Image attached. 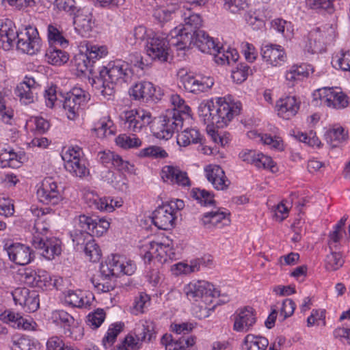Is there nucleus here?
I'll return each mask as SVG.
<instances>
[{"label": "nucleus", "instance_id": "nucleus-1", "mask_svg": "<svg viewBox=\"0 0 350 350\" xmlns=\"http://www.w3.org/2000/svg\"><path fill=\"white\" fill-rule=\"evenodd\" d=\"M132 75V70L127 62L120 59L110 62L99 70V77L97 81H94L96 88L100 90L104 97L111 96L114 93L115 84L128 82Z\"/></svg>", "mask_w": 350, "mask_h": 350}, {"label": "nucleus", "instance_id": "nucleus-2", "mask_svg": "<svg viewBox=\"0 0 350 350\" xmlns=\"http://www.w3.org/2000/svg\"><path fill=\"white\" fill-rule=\"evenodd\" d=\"M170 34L173 38L172 44L178 50H185L193 44L203 53H212L215 51L217 44L203 30L194 31L193 33L189 31L181 33V29H173Z\"/></svg>", "mask_w": 350, "mask_h": 350}, {"label": "nucleus", "instance_id": "nucleus-3", "mask_svg": "<svg viewBox=\"0 0 350 350\" xmlns=\"http://www.w3.org/2000/svg\"><path fill=\"white\" fill-rule=\"evenodd\" d=\"M192 118L189 113L182 109L167 111L163 116L159 131L155 134L157 138L169 139L175 132H178L185 126L189 125Z\"/></svg>", "mask_w": 350, "mask_h": 350}, {"label": "nucleus", "instance_id": "nucleus-4", "mask_svg": "<svg viewBox=\"0 0 350 350\" xmlns=\"http://www.w3.org/2000/svg\"><path fill=\"white\" fill-rule=\"evenodd\" d=\"M20 280L31 287H36L42 290H47L51 286L59 289L62 278L55 279L52 283V278L49 273L43 269H33L30 267L20 269L18 271Z\"/></svg>", "mask_w": 350, "mask_h": 350}, {"label": "nucleus", "instance_id": "nucleus-5", "mask_svg": "<svg viewBox=\"0 0 350 350\" xmlns=\"http://www.w3.org/2000/svg\"><path fill=\"white\" fill-rule=\"evenodd\" d=\"M183 291L190 301L201 300L206 305L211 304L214 297L219 296V291L214 285L205 280L191 282L185 286Z\"/></svg>", "mask_w": 350, "mask_h": 350}, {"label": "nucleus", "instance_id": "nucleus-6", "mask_svg": "<svg viewBox=\"0 0 350 350\" xmlns=\"http://www.w3.org/2000/svg\"><path fill=\"white\" fill-rule=\"evenodd\" d=\"M120 119L124 129L139 133L153 120L152 113L142 109L125 110L120 114Z\"/></svg>", "mask_w": 350, "mask_h": 350}, {"label": "nucleus", "instance_id": "nucleus-7", "mask_svg": "<svg viewBox=\"0 0 350 350\" xmlns=\"http://www.w3.org/2000/svg\"><path fill=\"white\" fill-rule=\"evenodd\" d=\"M335 38V28L329 24L312 29L308 33L309 49L312 53H320L325 50L327 44L332 42Z\"/></svg>", "mask_w": 350, "mask_h": 350}, {"label": "nucleus", "instance_id": "nucleus-8", "mask_svg": "<svg viewBox=\"0 0 350 350\" xmlns=\"http://www.w3.org/2000/svg\"><path fill=\"white\" fill-rule=\"evenodd\" d=\"M168 40L164 35L156 33L147 39L146 45V54L154 61L165 62L169 55V45L172 44L173 38Z\"/></svg>", "mask_w": 350, "mask_h": 350}, {"label": "nucleus", "instance_id": "nucleus-9", "mask_svg": "<svg viewBox=\"0 0 350 350\" xmlns=\"http://www.w3.org/2000/svg\"><path fill=\"white\" fill-rule=\"evenodd\" d=\"M130 96L135 100L148 103L161 100L164 91L161 88H156L149 81H143L136 83L129 90Z\"/></svg>", "mask_w": 350, "mask_h": 350}, {"label": "nucleus", "instance_id": "nucleus-10", "mask_svg": "<svg viewBox=\"0 0 350 350\" xmlns=\"http://www.w3.org/2000/svg\"><path fill=\"white\" fill-rule=\"evenodd\" d=\"M90 100V94L80 88H74L66 94L63 107L68 119L75 120L79 110Z\"/></svg>", "mask_w": 350, "mask_h": 350}, {"label": "nucleus", "instance_id": "nucleus-11", "mask_svg": "<svg viewBox=\"0 0 350 350\" xmlns=\"http://www.w3.org/2000/svg\"><path fill=\"white\" fill-rule=\"evenodd\" d=\"M16 39L17 49L24 53L34 55L40 49L41 40L35 27L29 26L20 32L17 31Z\"/></svg>", "mask_w": 350, "mask_h": 350}, {"label": "nucleus", "instance_id": "nucleus-12", "mask_svg": "<svg viewBox=\"0 0 350 350\" xmlns=\"http://www.w3.org/2000/svg\"><path fill=\"white\" fill-rule=\"evenodd\" d=\"M52 322L64 329V334L76 340H80L83 335V328L72 315L63 310H55L51 313Z\"/></svg>", "mask_w": 350, "mask_h": 350}, {"label": "nucleus", "instance_id": "nucleus-13", "mask_svg": "<svg viewBox=\"0 0 350 350\" xmlns=\"http://www.w3.org/2000/svg\"><path fill=\"white\" fill-rule=\"evenodd\" d=\"M315 99L319 98L321 104L334 109H343L348 106L347 96L338 88H323L314 93Z\"/></svg>", "mask_w": 350, "mask_h": 350}, {"label": "nucleus", "instance_id": "nucleus-14", "mask_svg": "<svg viewBox=\"0 0 350 350\" xmlns=\"http://www.w3.org/2000/svg\"><path fill=\"white\" fill-rule=\"evenodd\" d=\"M240 111V103H228L225 98H219L215 105L214 125L218 128L227 126Z\"/></svg>", "mask_w": 350, "mask_h": 350}, {"label": "nucleus", "instance_id": "nucleus-15", "mask_svg": "<svg viewBox=\"0 0 350 350\" xmlns=\"http://www.w3.org/2000/svg\"><path fill=\"white\" fill-rule=\"evenodd\" d=\"M36 193L40 202L49 205H56L62 200L61 190L51 177L41 182Z\"/></svg>", "mask_w": 350, "mask_h": 350}, {"label": "nucleus", "instance_id": "nucleus-16", "mask_svg": "<svg viewBox=\"0 0 350 350\" xmlns=\"http://www.w3.org/2000/svg\"><path fill=\"white\" fill-rule=\"evenodd\" d=\"M34 247L47 260H52L61 254L62 242L55 237L36 236L32 239Z\"/></svg>", "mask_w": 350, "mask_h": 350}, {"label": "nucleus", "instance_id": "nucleus-17", "mask_svg": "<svg viewBox=\"0 0 350 350\" xmlns=\"http://www.w3.org/2000/svg\"><path fill=\"white\" fill-rule=\"evenodd\" d=\"M114 159L112 166L117 169L118 172L114 173L109 170L106 178L116 189L125 191L128 188L127 180L126 176L121 172L129 170V163L117 154H116Z\"/></svg>", "mask_w": 350, "mask_h": 350}, {"label": "nucleus", "instance_id": "nucleus-18", "mask_svg": "<svg viewBox=\"0 0 350 350\" xmlns=\"http://www.w3.org/2000/svg\"><path fill=\"white\" fill-rule=\"evenodd\" d=\"M180 81L185 90L196 94L207 91L214 84L210 77H198L188 73L180 75Z\"/></svg>", "mask_w": 350, "mask_h": 350}, {"label": "nucleus", "instance_id": "nucleus-19", "mask_svg": "<svg viewBox=\"0 0 350 350\" xmlns=\"http://www.w3.org/2000/svg\"><path fill=\"white\" fill-rule=\"evenodd\" d=\"M9 259L18 265H26L34 259L32 249L24 244L16 243L10 245L7 248Z\"/></svg>", "mask_w": 350, "mask_h": 350}, {"label": "nucleus", "instance_id": "nucleus-20", "mask_svg": "<svg viewBox=\"0 0 350 350\" xmlns=\"http://www.w3.org/2000/svg\"><path fill=\"white\" fill-rule=\"evenodd\" d=\"M1 319L12 327L26 331H36L38 325L30 317H23L19 313L5 310L1 314Z\"/></svg>", "mask_w": 350, "mask_h": 350}, {"label": "nucleus", "instance_id": "nucleus-21", "mask_svg": "<svg viewBox=\"0 0 350 350\" xmlns=\"http://www.w3.org/2000/svg\"><path fill=\"white\" fill-rule=\"evenodd\" d=\"M171 208L164 203L152 213V223L159 229L166 230L174 226L176 215H174Z\"/></svg>", "mask_w": 350, "mask_h": 350}, {"label": "nucleus", "instance_id": "nucleus-22", "mask_svg": "<svg viewBox=\"0 0 350 350\" xmlns=\"http://www.w3.org/2000/svg\"><path fill=\"white\" fill-rule=\"evenodd\" d=\"M141 255L143 256L145 262H149L153 257L162 258L165 255L170 258H173L175 254L168 243L151 241L148 245L142 247Z\"/></svg>", "mask_w": 350, "mask_h": 350}, {"label": "nucleus", "instance_id": "nucleus-23", "mask_svg": "<svg viewBox=\"0 0 350 350\" xmlns=\"http://www.w3.org/2000/svg\"><path fill=\"white\" fill-rule=\"evenodd\" d=\"M39 85L32 77H26L15 89V94L20 98L21 103L28 105L34 102L37 89Z\"/></svg>", "mask_w": 350, "mask_h": 350}, {"label": "nucleus", "instance_id": "nucleus-24", "mask_svg": "<svg viewBox=\"0 0 350 350\" xmlns=\"http://www.w3.org/2000/svg\"><path fill=\"white\" fill-rule=\"evenodd\" d=\"M161 177L165 183L177 184L183 187L190 185L187 172L182 171L177 166L165 165L161 170Z\"/></svg>", "mask_w": 350, "mask_h": 350}, {"label": "nucleus", "instance_id": "nucleus-25", "mask_svg": "<svg viewBox=\"0 0 350 350\" xmlns=\"http://www.w3.org/2000/svg\"><path fill=\"white\" fill-rule=\"evenodd\" d=\"M17 31L11 20L0 21V47L5 51L11 49L15 44Z\"/></svg>", "mask_w": 350, "mask_h": 350}, {"label": "nucleus", "instance_id": "nucleus-26", "mask_svg": "<svg viewBox=\"0 0 350 350\" xmlns=\"http://www.w3.org/2000/svg\"><path fill=\"white\" fill-rule=\"evenodd\" d=\"M263 59L273 66H281L286 60L284 49L278 44H266L261 48Z\"/></svg>", "mask_w": 350, "mask_h": 350}, {"label": "nucleus", "instance_id": "nucleus-27", "mask_svg": "<svg viewBox=\"0 0 350 350\" xmlns=\"http://www.w3.org/2000/svg\"><path fill=\"white\" fill-rule=\"evenodd\" d=\"M206 177L217 190L226 189L230 182L225 175L223 169L217 165H210L205 168Z\"/></svg>", "mask_w": 350, "mask_h": 350}, {"label": "nucleus", "instance_id": "nucleus-28", "mask_svg": "<svg viewBox=\"0 0 350 350\" xmlns=\"http://www.w3.org/2000/svg\"><path fill=\"white\" fill-rule=\"evenodd\" d=\"M228 215L229 213L224 211H211L204 213L201 221L206 229L222 228L224 226H228L230 223Z\"/></svg>", "mask_w": 350, "mask_h": 350}, {"label": "nucleus", "instance_id": "nucleus-29", "mask_svg": "<svg viewBox=\"0 0 350 350\" xmlns=\"http://www.w3.org/2000/svg\"><path fill=\"white\" fill-rule=\"evenodd\" d=\"M256 323L254 310L251 307H245L237 312L234 317V329L237 332H247Z\"/></svg>", "mask_w": 350, "mask_h": 350}, {"label": "nucleus", "instance_id": "nucleus-30", "mask_svg": "<svg viewBox=\"0 0 350 350\" xmlns=\"http://www.w3.org/2000/svg\"><path fill=\"white\" fill-rule=\"evenodd\" d=\"M278 114L281 118L288 120L294 116L299 109V103L295 96L280 98L276 104Z\"/></svg>", "mask_w": 350, "mask_h": 350}, {"label": "nucleus", "instance_id": "nucleus-31", "mask_svg": "<svg viewBox=\"0 0 350 350\" xmlns=\"http://www.w3.org/2000/svg\"><path fill=\"white\" fill-rule=\"evenodd\" d=\"M135 334L138 340L145 343L152 342L156 340L157 334L156 325L151 320L143 321L135 327Z\"/></svg>", "mask_w": 350, "mask_h": 350}, {"label": "nucleus", "instance_id": "nucleus-32", "mask_svg": "<svg viewBox=\"0 0 350 350\" xmlns=\"http://www.w3.org/2000/svg\"><path fill=\"white\" fill-rule=\"evenodd\" d=\"M73 23L75 31L82 37H86L93 27L92 15L80 10L74 16Z\"/></svg>", "mask_w": 350, "mask_h": 350}, {"label": "nucleus", "instance_id": "nucleus-33", "mask_svg": "<svg viewBox=\"0 0 350 350\" xmlns=\"http://www.w3.org/2000/svg\"><path fill=\"white\" fill-rule=\"evenodd\" d=\"M91 282L94 288L98 291L102 293L109 292L114 289L116 286V278L109 273L103 272V268L100 267V273L94 276L91 279Z\"/></svg>", "mask_w": 350, "mask_h": 350}, {"label": "nucleus", "instance_id": "nucleus-34", "mask_svg": "<svg viewBox=\"0 0 350 350\" xmlns=\"http://www.w3.org/2000/svg\"><path fill=\"white\" fill-rule=\"evenodd\" d=\"M186 10L183 13L182 17L184 20V24L182 27H177L174 29H181V33L187 31L193 33L194 31L200 30L202 25V19L199 14L191 12L189 8H185Z\"/></svg>", "mask_w": 350, "mask_h": 350}, {"label": "nucleus", "instance_id": "nucleus-35", "mask_svg": "<svg viewBox=\"0 0 350 350\" xmlns=\"http://www.w3.org/2000/svg\"><path fill=\"white\" fill-rule=\"evenodd\" d=\"M183 129L176 137L179 146L185 147L191 144H202V136L198 129L190 128L189 125L185 126Z\"/></svg>", "mask_w": 350, "mask_h": 350}, {"label": "nucleus", "instance_id": "nucleus-36", "mask_svg": "<svg viewBox=\"0 0 350 350\" xmlns=\"http://www.w3.org/2000/svg\"><path fill=\"white\" fill-rule=\"evenodd\" d=\"M85 200L90 207L109 213L113 211V200L99 198L92 192L85 193Z\"/></svg>", "mask_w": 350, "mask_h": 350}, {"label": "nucleus", "instance_id": "nucleus-37", "mask_svg": "<svg viewBox=\"0 0 350 350\" xmlns=\"http://www.w3.org/2000/svg\"><path fill=\"white\" fill-rule=\"evenodd\" d=\"M124 265V258L120 255H112L107 260L101 263L100 267L103 268V272L109 273L115 278L122 274V266Z\"/></svg>", "mask_w": 350, "mask_h": 350}, {"label": "nucleus", "instance_id": "nucleus-38", "mask_svg": "<svg viewBox=\"0 0 350 350\" xmlns=\"http://www.w3.org/2000/svg\"><path fill=\"white\" fill-rule=\"evenodd\" d=\"M215 105L212 100L202 102L198 107V114L205 124L214 125Z\"/></svg>", "mask_w": 350, "mask_h": 350}, {"label": "nucleus", "instance_id": "nucleus-39", "mask_svg": "<svg viewBox=\"0 0 350 350\" xmlns=\"http://www.w3.org/2000/svg\"><path fill=\"white\" fill-rule=\"evenodd\" d=\"M312 69L311 66L307 64H295L293 65L286 72V79L287 81L294 82L308 77Z\"/></svg>", "mask_w": 350, "mask_h": 350}, {"label": "nucleus", "instance_id": "nucleus-40", "mask_svg": "<svg viewBox=\"0 0 350 350\" xmlns=\"http://www.w3.org/2000/svg\"><path fill=\"white\" fill-rule=\"evenodd\" d=\"M325 138L330 146L337 147L339 144L347 140L348 135L342 126H338L326 131Z\"/></svg>", "mask_w": 350, "mask_h": 350}, {"label": "nucleus", "instance_id": "nucleus-41", "mask_svg": "<svg viewBox=\"0 0 350 350\" xmlns=\"http://www.w3.org/2000/svg\"><path fill=\"white\" fill-rule=\"evenodd\" d=\"M70 235L73 242L75 249L77 251L82 250L88 242H90L93 239V234L84 230L75 228L70 232Z\"/></svg>", "mask_w": 350, "mask_h": 350}, {"label": "nucleus", "instance_id": "nucleus-42", "mask_svg": "<svg viewBox=\"0 0 350 350\" xmlns=\"http://www.w3.org/2000/svg\"><path fill=\"white\" fill-rule=\"evenodd\" d=\"M81 291H74L68 290L65 293L64 300L66 304L72 307L88 308L90 304L88 301L85 300Z\"/></svg>", "mask_w": 350, "mask_h": 350}, {"label": "nucleus", "instance_id": "nucleus-43", "mask_svg": "<svg viewBox=\"0 0 350 350\" xmlns=\"http://www.w3.org/2000/svg\"><path fill=\"white\" fill-rule=\"evenodd\" d=\"M46 58L49 64L53 65H61L68 60V55L66 51L50 46L46 52Z\"/></svg>", "mask_w": 350, "mask_h": 350}, {"label": "nucleus", "instance_id": "nucleus-44", "mask_svg": "<svg viewBox=\"0 0 350 350\" xmlns=\"http://www.w3.org/2000/svg\"><path fill=\"white\" fill-rule=\"evenodd\" d=\"M268 345V340L262 336L248 334L244 339V346L247 350H266Z\"/></svg>", "mask_w": 350, "mask_h": 350}, {"label": "nucleus", "instance_id": "nucleus-45", "mask_svg": "<svg viewBox=\"0 0 350 350\" xmlns=\"http://www.w3.org/2000/svg\"><path fill=\"white\" fill-rule=\"evenodd\" d=\"M124 324L116 323L109 327L107 334L103 338L102 343L105 349L111 347L115 342L118 335L122 331Z\"/></svg>", "mask_w": 350, "mask_h": 350}, {"label": "nucleus", "instance_id": "nucleus-46", "mask_svg": "<svg viewBox=\"0 0 350 350\" xmlns=\"http://www.w3.org/2000/svg\"><path fill=\"white\" fill-rule=\"evenodd\" d=\"M64 167L67 171L80 178L88 174V170L85 166V161L82 158L68 162L64 164Z\"/></svg>", "mask_w": 350, "mask_h": 350}, {"label": "nucleus", "instance_id": "nucleus-47", "mask_svg": "<svg viewBox=\"0 0 350 350\" xmlns=\"http://www.w3.org/2000/svg\"><path fill=\"white\" fill-rule=\"evenodd\" d=\"M53 6L59 12H64L69 16H75L80 9L75 0H55Z\"/></svg>", "mask_w": 350, "mask_h": 350}, {"label": "nucleus", "instance_id": "nucleus-48", "mask_svg": "<svg viewBox=\"0 0 350 350\" xmlns=\"http://www.w3.org/2000/svg\"><path fill=\"white\" fill-rule=\"evenodd\" d=\"M191 196L204 206H208L215 204L213 194L205 189L193 188L191 191Z\"/></svg>", "mask_w": 350, "mask_h": 350}, {"label": "nucleus", "instance_id": "nucleus-49", "mask_svg": "<svg viewBox=\"0 0 350 350\" xmlns=\"http://www.w3.org/2000/svg\"><path fill=\"white\" fill-rule=\"evenodd\" d=\"M49 218L46 215H45L43 212L42 215H38V218L35 220L34 226H33V237L36 236L39 237H46L45 234L48 232L49 229V223L48 222Z\"/></svg>", "mask_w": 350, "mask_h": 350}, {"label": "nucleus", "instance_id": "nucleus-50", "mask_svg": "<svg viewBox=\"0 0 350 350\" xmlns=\"http://www.w3.org/2000/svg\"><path fill=\"white\" fill-rule=\"evenodd\" d=\"M118 146L124 149L137 148L141 146V140L135 136H129L126 134L120 135L116 139Z\"/></svg>", "mask_w": 350, "mask_h": 350}, {"label": "nucleus", "instance_id": "nucleus-51", "mask_svg": "<svg viewBox=\"0 0 350 350\" xmlns=\"http://www.w3.org/2000/svg\"><path fill=\"white\" fill-rule=\"evenodd\" d=\"M331 251L325 258V268L328 271H335L342 266L344 260L340 253Z\"/></svg>", "mask_w": 350, "mask_h": 350}, {"label": "nucleus", "instance_id": "nucleus-52", "mask_svg": "<svg viewBox=\"0 0 350 350\" xmlns=\"http://www.w3.org/2000/svg\"><path fill=\"white\" fill-rule=\"evenodd\" d=\"M48 38L51 43L59 44L61 46L68 45L67 40L62 36V32L54 25L48 26Z\"/></svg>", "mask_w": 350, "mask_h": 350}, {"label": "nucleus", "instance_id": "nucleus-53", "mask_svg": "<svg viewBox=\"0 0 350 350\" xmlns=\"http://www.w3.org/2000/svg\"><path fill=\"white\" fill-rule=\"evenodd\" d=\"M252 73V69L247 64L241 63L238 64L236 69L232 71V78L237 83H241L245 81L248 75Z\"/></svg>", "mask_w": 350, "mask_h": 350}, {"label": "nucleus", "instance_id": "nucleus-54", "mask_svg": "<svg viewBox=\"0 0 350 350\" xmlns=\"http://www.w3.org/2000/svg\"><path fill=\"white\" fill-rule=\"evenodd\" d=\"M82 250L85 252L86 256L92 262H97L100 258L101 250L94 239L90 242H88Z\"/></svg>", "mask_w": 350, "mask_h": 350}, {"label": "nucleus", "instance_id": "nucleus-55", "mask_svg": "<svg viewBox=\"0 0 350 350\" xmlns=\"http://www.w3.org/2000/svg\"><path fill=\"white\" fill-rule=\"evenodd\" d=\"M105 319V312L103 309H97L90 313L87 317L86 323L92 329H97L100 326Z\"/></svg>", "mask_w": 350, "mask_h": 350}, {"label": "nucleus", "instance_id": "nucleus-56", "mask_svg": "<svg viewBox=\"0 0 350 350\" xmlns=\"http://www.w3.org/2000/svg\"><path fill=\"white\" fill-rule=\"evenodd\" d=\"M94 219H93L92 217H89L85 215H80L75 220V228L84 230V232L92 234L94 226Z\"/></svg>", "mask_w": 350, "mask_h": 350}, {"label": "nucleus", "instance_id": "nucleus-57", "mask_svg": "<svg viewBox=\"0 0 350 350\" xmlns=\"http://www.w3.org/2000/svg\"><path fill=\"white\" fill-rule=\"evenodd\" d=\"M46 350H79V349L71 345H66L57 336H53L46 342Z\"/></svg>", "mask_w": 350, "mask_h": 350}, {"label": "nucleus", "instance_id": "nucleus-58", "mask_svg": "<svg viewBox=\"0 0 350 350\" xmlns=\"http://www.w3.org/2000/svg\"><path fill=\"white\" fill-rule=\"evenodd\" d=\"M38 294L36 291H31L29 296L25 299V303L22 304V307L27 312H35L39 308L40 300Z\"/></svg>", "mask_w": 350, "mask_h": 350}, {"label": "nucleus", "instance_id": "nucleus-59", "mask_svg": "<svg viewBox=\"0 0 350 350\" xmlns=\"http://www.w3.org/2000/svg\"><path fill=\"white\" fill-rule=\"evenodd\" d=\"M139 156L149 157L154 159H163L167 157V153L159 146H152L141 150Z\"/></svg>", "mask_w": 350, "mask_h": 350}, {"label": "nucleus", "instance_id": "nucleus-60", "mask_svg": "<svg viewBox=\"0 0 350 350\" xmlns=\"http://www.w3.org/2000/svg\"><path fill=\"white\" fill-rule=\"evenodd\" d=\"M271 27L273 29L282 33L284 37L291 38L292 36V30L291 23L281 19L276 18L271 23Z\"/></svg>", "mask_w": 350, "mask_h": 350}, {"label": "nucleus", "instance_id": "nucleus-61", "mask_svg": "<svg viewBox=\"0 0 350 350\" xmlns=\"http://www.w3.org/2000/svg\"><path fill=\"white\" fill-rule=\"evenodd\" d=\"M252 165L258 168L269 169L273 172L274 163L270 157L257 152Z\"/></svg>", "mask_w": 350, "mask_h": 350}, {"label": "nucleus", "instance_id": "nucleus-62", "mask_svg": "<svg viewBox=\"0 0 350 350\" xmlns=\"http://www.w3.org/2000/svg\"><path fill=\"white\" fill-rule=\"evenodd\" d=\"M161 344L165 346V350H184L179 338L174 340L170 334H164L161 339Z\"/></svg>", "mask_w": 350, "mask_h": 350}, {"label": "nucleus", "instance_id": "nucleus-63", "mask_svg": "<svg viewBox=\"0 0 350 350\" xmlns=\"http://www.w3.org/2000/svg\"><path fill=\"white\" fill-rule=\"evenodd\" d=\"M82 154V149L79 146H76L69 148L65 152L62 154V157L64 161V164H66L68 162L81 159Z\"/></svg>", "mask_w": 350, "mask_h": 350}, {"label": "nucleus", "instance_id": "nucleus-64", "mask_svg": "<svg viewBox=\"0 0 350 350\" xmlns=\"http://www.w3.org/2000/svg\"><path fill=\"white\" fill-rule=\"evenodd\" d=\"M31 340L25 336H14L12 339V350H28L27 349Z\"/></svg>", "mask_w": 350, "mask_h": 350}]
</instances>
